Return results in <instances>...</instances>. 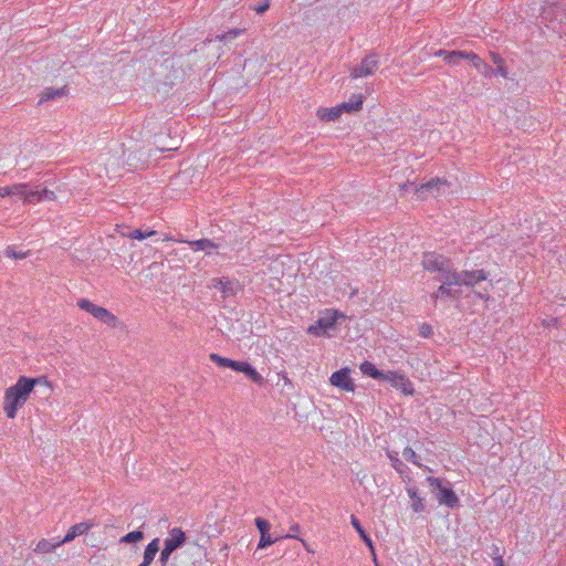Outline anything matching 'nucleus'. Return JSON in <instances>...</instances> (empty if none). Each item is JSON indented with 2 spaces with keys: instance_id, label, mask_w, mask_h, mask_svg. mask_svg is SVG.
<instances>
[{
  "instance_id": "f257e3e1",
  "label": "nucleus",
  "mask_w": 566,
  "mask_h": 566,
  "mask_svg": "<svg viewBox=\"0 0 566 566\" xmlns=\"http://www.w3.org/2000/svg\"><path fill=\"white\" fill-rule=\"evenodd\" d=\"M40 378H28L21 376L18 381L7 388L3 398V410L9 419H14L17 411L23 407L33 391L34 386L40 382Z\"/></svg>"
},
{
  "instance_id": "f03ea898",
  "label": "nucleus",
  "mask_w": 566,
  "mask_h": 566,
  "mask_svg": "<svg viewBox=\"0 0 566 566\" xmlns=\"http://www.w3.org/2000/svg\"><path fill=\"white\" fill-rule=\"evenodd\" d=\"M422 265L429 272H437V279H444L451 282L455 272L452 261L437 251H427L423 253Z\"/></svg>"
},
{
  "instance_id": "7ed1b4c3",
  "label": "nucleus",
  "mask_w": 566,
  "mask_h": 566,
  "mask_svg": "<svg viewBox=\"0 0 566 566\" xmlns=\"http://www.w3.org/2000/svg\"><path fill=\"white\" fill-rule=\"evenodd\" d=\"M117 237L127 238L130 240L143 241L145 239H150L153 243H168V242H180V240L168 237L165 233L154 231V230H142L134 229L132 230L129 227L120 226L115 229V233L111 235L112 239H116Z\"/></svg>"
},
{
  "instance_id": "20e7f679",
  "label": "nucleus",
  "mask_w": 566,
  "mask_h": 566,
  "mask_svg": "<svg viewBox=\"0 0 566 566\" xmlns=\"http://www.w3.org/2000/svg\"><path fill=\"white\" fill-rule=\"evenodd\" d=\"M77 306L109 327H117L120 325L117 316L111 313L107 308L98 306L86 298H80L77 301Z\"/></svg>"
},
{
  "instance_id": "39448f33",
  "label": "nucleus",
  "mask_w": 566,
  "mask_h": 566,
  "mask_svg": "<svg viewBox=\"0 0 566 566\" xmlns=\"http://www.w3.org/2000/svg\"><path fill=\"white\" fill-rule=\"evenodd\" d=\"M339 317H344V315L337 311H327L325 315L319 317L315 324L307 328V333L314 336L331 337V331L335 329L336 322Z\"/></svg>"
},
{
  "instance_id": "423d86ee",
  "label": "nucleus",
  "mask_w": 566,
  "mask_h": 566,
  "mask_svg": "<svg viewBox=\"0 0 566 566\" xmlns=\"http://www.w3.org/2000/svg\"><path fill=\"white\" fill-rule=\"evenodd\" d=\"M427 482L432 488L438 502L453 509L459 504L457 494L450 486L443 485L442 481L434 476H428Z\"/></svg>"
},
{
  "instance_id": "0eeeda50",
  "label": "nucleus",
  "mask_w": 566,
  "mask_h": 566,
  "mask_svg": "<svg viewBox=\"0 0 566 566\" xmlns=\"http://www.w3.org/2000/svg\"><path fill=\"white\" fill-rule=\"evenodd\" d=\"M451 281L457 286H480L481 282L488 281V273L484 270L462 271L460 273L455 271Z\"/></svg>"
},
{
  "instance_id": "6e6552de",
  "label": "nucleus",
  "mask_w": 566,
  "mask_h": 566,
  "mask_svg": "<svg viewBox=\"0 0 566 566\" xmlns=\"http://www.w3.org/2000/svg\"><path fill=\"white\" fill-rule=\"evenodd\" d=\"M447 181L440 178H431L428 182L422 184L421 186H416L415 184H405L401 188L405 190H409V188H412V190L418 195L420 199H424L427 192H430L434 196H439L440 187L446 186Z\"/></svg>"
},
{
  "instance_id": "1a4fd4ad",
  "label": "nucleus",
  "mask_w": 566,
  "mask_h": 566,
  "mask_svg": "<svg viewBox=\"0 0 566 566\" xmlns=\"http://www.w3.org/2000/svg\"><path fill=\"white\" fill-rule=\"evenodd\" d=\"M378 66L379 61L376 54H368L363 59L359 65H356L355 67L352 69L350 76L353 78H358L373 75L375 71L378 69Z\"/></svg>"
},
{
  "instance_id": "9d476101",
  "label": "nucleus",
  "mask_w": 566,
  "mask_h": 566,
  "mask_svg": "<svg viewBox=\"0 0 566 566\" xmlns=\"http://www.w3.org/2000/svg\"><path fill=\"white\" fill-rule=\"evenodd\" d=\"M382 380L389 382L392 387L400 389L406 395L413 394L412 384L403 374L397 371H387Z\"/></svg>"
},
{
  "instance_id": "9b49d317",
  "label": "nucleus",
  "mask_w": 566,
  "mask_h": 566,
  "mask_svg": "<svg viewBox=\"0 0 566 566\" xmlns=\"http://www.w3.org/2000/svg\"><path fill=\"white\" fill-rule=\"evenodd\" d=\"M350 369L345 367L332 374L329 377V382L334 387H337L345 391H354L355 384L349 376Z\"/></svg>"
},
{
  "instance_id": "f8f14e48",
  "label": "nucleus",
  "mask_w": 566,
  "mask_h": 566,
  "mask_svg": "<svg viewBox=\"0 0 566 566\" xmlns=\"http://www.w3.org/2000/svg\"><path fill=\"white\" fill-rule=\"evenodd\" d=\"M438 281L442 282V284L438 287V290L436 292H433L431 295H430V298L432 300L433 303H437V301L441 297H448V298H457L459 297V293L458 291L453 290L451 286L454 285V283L451 281V282H448L444 279H437Z\"/></svg>"
},
{
  "instance_id": "ddd939ff",
  "label": "nucleus",
  "mask_w": 566,
  "mask_h": 566,
  "mask_svg": "<svg viewBox=\"0 0 566 566\" xmlns=\"http://www.w3.org/2000/svg\"><path fill=\"white\" fill-rule=\"evenodd\" d=\"M209 358L211 361L216 363L219 367L231 368L232 370H235L239 373H242L244 365L247 364V361L232 360L230 358L222 357L214 353L210 354Z\"/></svg>"
},
{
  "instance_id": "4468645a",
  "label": "nucleus",
  "mask_w": 566,
  "mask_h": 566,
  "mask_svg": "<svg viewBox=\"0 0 566 566\" xmlns=\"http://www.w3.org/2000/svg\"><path fill=\"white\" fill-rule=\"evenodd\" d=\"M186 542V535L181 528L175 527L169 532V537L165 539L164 545L170 551L175 552L180 548Z\"/></svg>"
},
{
  "instance_id": "2eb2a0df",
  "label": "nucleus",
  "mask_w": 566,
  "mask_h": 566,
  "mask_svg": "<svg viewBox=\"0 0 566 566\" xmlns=\"http://www.w3.org/2000/svg\"><path fill=\"white\" fill-rule=\"evenodd\" d=\"M468 60L472 65L485 77H491L494 74V70L486 62H484L478 54L470 52Z\"/></svg>"
},
{
  "instance_id": "dca6fc26",
  "label": "nucleus",
  "mask_w": 566,
  "mask_h": 566,
  "mask_svg": "<svg viewBox=\"0 0 566 566\" xmlns=\"http://www.w3.org/2000/svg\"><path fill=\"white\" fill-rule=\"evenodd\" d=\"M212 282H213V286L216 289H219L226 297L230 296V295H234L237 292L238 284L226 279V277L213 279Z\"/></svg>"
},
{
  "instance_id": "f3484780",
  "label": "nucleus",
  "mask_w": 566,
  "mask_h": 566,
  "mask_svg": "<svg viewBox=\"0 0 566 566\" xmlns=\"http://www.w3.org/2000/svg\"><path fill=\"white\" fill-rule=\"evenodd\" d=\"M363 102L364 96L361 94L353 95L349 102L342 103L337 107L339 108L340 114L344 112L355 113L361 108Z\"/></svg>"
},
{
  "instance_id": "a211bd4d",
  "label": "nucleus",
  "mask_w": 566,
  "mask_h": 566,
  "mask_svg": "<svg viewBox=\"0 0 566 566\" xmlns=\"http://www.w3.org/2000/svg\"><path fill=\"white\" fill-rule=\"evenodd\" d=\"M436 55L442 56L449 64H458L462 59H468L469 53L463 51L439 50Z\"/></svg>"
},
{
  "instance_id": "6ab92c4d",
  "label": "nucleus",
  "mask_w": 566,
  "mask_h": 566,
  "mask_svg": "<svg viewBox=\"0 0 566 566\" xmlns=\"http://www.w3.org/2000/svg\"><path fill=\"white\" fill-rule=\"evenodd\" d=\"M88 530L90 525L87 523L75 524L67 531L66 535L60 541V543L64 544L72 542L75 537L86 533Z\"/></svg>"
},
{
  "instance_id": "aec40b11",
  "label": "nucleus",
  "mask_w": 566,
  "mask_h": 566,
  "mask_svg": "<svg viewBox=\"0 0 566 566\" xmlns=\"http://www.w3.org/2000/svg\"><path fill=\"white\" fill-rule=\"evenodd\" d=\"M159 551V538L153 539L145 548L144 560L138 566H149Z\"/></svg>"
},
{
  "instance_id": "412c9836",
  "label": "nucleus",
  "mask_w": 566,
  "mask_h": 566,
  "mask_svg": "<svg viewBox=\"0 0 566 566\" xmlns=\"http://www.w3.org/2000/svg\"><path fill=\"white\" fill-rule=\"evenodd\" d=\"M407 493L411 500V507L416 513L423 512L426 506L423 503V499L419 496L418 490L416 488L407 489Z\"/></svg>"
},
{
  "instance_id": "4be33fe9",
  "label": "nucleus",
  "mask_w": 566,
  "mask_h": 566,
  "mask_svg": "<svg viewBox=\"0 0 566 566\" xmlns=\"http://www.w3.org/2000/svg\"><path fill=\"white\" fill-rule=\"evenodd\" d=\"M360 370L364 375L369 376L377 380H382L386 373L376 368V366L370 361H364L360 365Z\"/></svg>"
},
{
  "instance_id": "5701e85b",
  "label": "nucleus",
  "mask_w": 566,
  "mask_h": 566,
  "mask_svg": "<svg viewBox=\"0 0 566 566\" xmlns=\"http://www.w3.org/2000/svg\"><path fill=\"white\" fill-rule=\"evenodd\" d=\"M61 545H62V543H60V541L53 543L48 539H41L40 542H38L36 546L34 547V552L38 554H46V553L54 551L56 547H59Z\"/></svg>"
},
{
  "instance_id": "b1692460",
  "label": "nucleus",
  "mask_w": 566,
  "mask_h": 566,
  "mask_svg": "<svg viewBox=\"0 0 566 566\" xmlns=\"http://www.w3.org/2000/svg\"><path fill=\"white\" fill-rule=\"evenodd\" d=\"M350 523H352L353 527L358 532L360 538L374 552L373 542H371L370 537L368 536V534L363 528L360 522L354 515H352Z\"/></svg>"
},
{
  "instance_id": "393cba45",
  "label": "nucleus",
  "mask_w": 566,
  "mask_h": 566,
  "mask_svg": "<svg viewBox=\"0 0 566 566\" xmlns=\"http://www.w3.org/2000/svg\"><path fill=\"white\" fill-rule=\"evenodd\" d=\"M65 87H61V88H46L45 91H43L42 95H41V98H40V103H43V102H46V101H51V99H57V98H61L62 96L65 95Z\"/></svg>"
},
{
  "instance_id": "a878e982",
  "label": "nucleus",
  "mask_w": 566,
  "mask_h": 566,
  "mask_svg": "<svg viewBox=\"0 0 566 566\" xmlns=\"http://www.w3.org/2000/svg\"><path fill=\"white\" fill-rule=\"evenodd\" d=\"M317 116L322 120H335L340 116V112L337 106L332 108H319L317 111Z\"/></svg>"
},
{
  "instance_id": "bb28decb",
  "label": "nucleus",
  "mask_w": 566,
  "mask_h": 566,
  "mask_svg": "<svg viewBox=\"0 0 566 566\" xmlns=\"http://www.w3.org/2000/svg\"><path fill=\"white\" fill-rule=\"evenodd\" d=\"M242 374H244L249 379H251L255 384H259V385L263 384V380H264L263 377L249 363H247L244 365Z\"/></svg>"
},
{
  "instance_id": "cd10ccee",
  "label": "nucleus",
  "mask_w": 566,
  "mask_h": 566,
  "mask_svg": "<svg viewBox=\"0 0 566 566\" xmlns=\"http://www.w3.org/2000/svg\"><path fill=\"white\" fill-rule=\"evenodd\" d=\"M388 458L391 462L392 468L399 474H403L408 470V467L406 464H403L402 461H400V459L398 458L397 452H388Z\"/></svg>"
},
{
  "instance_id": "c85d7f7f",
  "label": "nucleus",
  "mask_w": 566,
  "mask_h": 566,
  "mask_svg": "<svg viewBox=\"0 0 566 566\" xmlns=\"http://www.w3.org/2000/svg\"><path fill=\"white\" fill-rule=\"evenodd\" d=\"M143 538H144V533L142 531H134V532H129L128 534L123 536L120 538V543H126V544L137 543V542H140Z\"/></svg>"
},
{
  "instance_id": "c756f323",
  "label": "nucleus",
  "mask_w": 566,
  "mask_h": 566,
  "mask_svg": "<svg viewBox=\"0 0 566 566\" xmlns=\"http://www.w3.org/2000/svg\"><path fill=\"white\" fill-rule=\"evenodd\" d=\"M402 455L403 458L409 461V462H412L415 465L421 468L422 464L419 462V457L418 454L413 451V449H411L410 447H406L402 451Z\"/></svg>"
},
{
  "instance_id": "7c9ffc66",
  "label": "nucleus",
  "mask_w": 566,
  "mask_h": 566,
  "mask_svg": "<svg viewBox=\"0 0 566 566\" xmlns=\"http://www.w3.org/2000/svg\"><path fill=\"white\" fill-rule=\"evenodd\" d=\"M24 201L29 203H35L42 200V193L40 190H28L25 189Z\"/></svg>"
},
{
  "instance_id": "2f4dec72",
  "label": "nucleus",
  "mask_w": 566,
  "mask_h": 566,
  "mask_svg": "<svg viewBox=\"0 0 566 566\" xmlns=\"http://www.w3.org/2000/svg\"><path fill=\"white\" fill-rule=\"evenodd\" d=\"M27 185L25 184H17L12 187H9L10 196H18L24 198Z\"/></svg>"
},
{
  "instance_id": "473e14b6",
  "label": "nucleus",
  "mask_w": 566,
  "mask_h": 566,
  "mask_svg": "<svg viewBox=\"0 0 566 566\" xmlns=\"http://www.w3.org/2000/svg\"><path fill=\"white\" fill-rule=\"evenodd\" d=\"M254 522L255 526L260 532V535L269 533L271 525L266 520L262 517H256Z\"/></svg>"
},
{
  "instance_id": "72a5a7b5",
  "label": "nucleus",
  "mask_w": 566,
  "mask_h": 566,
  "mask_svg": "<svg viewBox=\"0 0 566 566\" xmlns=\"http://www.w3.org/2000/svg\"><path fill=\"white\" fill-rule=\"evenodd\" d=\"M276 541H277V538H272L270 533L262 534L260 537L258 548H265V547L272 545L273 543H275Z\"/></svg>"
},
{
  "instance_id": "f704fd0d",
  "label": "nucleus",
  "mask_w": 566,
  "mask_h": 566,
  "mask_svg": "<svg viewBox=\"0 0 566 566\" xmlns=\"http://www.w3.org/2000/svg\"><path fill=\"white\" fill-rule=\"evenodd\" d=\"M28 255H29L28 252H22V251L18 252L17 250H7L6 251V256L15 259V260L25 259Z\"/></svg>"
},
{
  "instance_id": "c9c22d12",
  "label": "nucleus",
  "mask_w": 566,
  "mask_h": 566,
  "mask_svg": "<svg viewBox=\"0 0 566 566\" xmlns=\"http://www.w3.org/2000/svg\"><path fill=\"white\" fill-rule=\"evenodd\" d=\"M172 553H174L172 551H170L168 547H166L164 545V548H163V551L160 553V557H159V560L163 566H165L167 564V562L169 560V557Z\"/></svg>"
},
{
  "instance_id": "e433bc0d",
  "label": "nucleus",
  "mask_w": 566,
  "mask_h": 566,
  "mask_svg": "<svg viewBox=\"0 0 566 566\" xmlns=\"http://www.w3.org/2000/svg\"><path fill=\"white\" fill-rule=\"evenodd\" d=\"M190 244H196L197 248L203 249V248H218L214 243H212L209 240H197L195 242H189Z\"/></svg>"
},
{
  "instance_id": "4c0bfd02",
  "label": "nucleus",
  "mask_w": 566,
  "mask_h": 566,
  "mask_svg": "<svg viewBox=\"0 0 566 566\" xmlns=\"http://www.w3.org/2000/svg\"><path fill=\"white\" fill-rule=\"evenodd\" d=\"M489 286H492L491 282H488L486 286L481 287L479 291H475L476 295L480 298H488L489 297Z\"/></svg>"
},
{
  "instance_id": "58836bf2",
  "label": "nucleus",
  "mask_w": 566,
  "mask_h": 566,
  "mask_svg": "<svg viewBox=\"0 0 566 566\" xmlns=\"http://www.w3.org/2000/svg\"><path fill=\"white\" fill-rule=\"evenodd\" d=\"M270 8V1L265 0L263 3L254 7V10L258 14H263L265 11H268Z\"/></svg>"
},
{
  "instance_id": "ea45409f",
  "label": "nucleus",
  "mask_w": 566,
  "mask_h": 566,
  "mask_svg": "<svg viewBox=\"0 0 566 566\" xmlns=\"http://www.w3.org/2000/svg\"><path fill=\"white\" fill-rule=\"evenodd\" d=\"M490 57H491V61L496 66H499L500 64H502L504 62V60L501 57V55L499 53H495V52H490Z\"/></svg>"
},
{
  "instance_id": "a19ab883",
  "label": "nucleus",
  "mask_w": 566,
  "mask_h": 566,
  "mask_svg": "<svg viewBox=\"0 0 566 566\" xmlns=\"http://www.w3.org/2000/svg\"><path fill=\"white\" fill-rule=\"evenodd\" d=\"M41 193H42V200L43 199H48V200H54L55 199L54 191L49 190L46 188L42 189Z\"/></svg>"
},
{
  "instance_id": "79ce46f5",
  "label": "nucleus",
  "mask_w": 566,
  "mask_h": 566,
  "mask_svg": "<svg viewBox=\"0 0 566 566\" xmlns=\"http://www.w3.org/2000/svg\"><path fill=\"white\" fill-rule=\"evenodd\" d=\"M432 334V328L430 325L423 324L420 327V335L423 337H429Z\"/></svg>"
},
{
  "instance_id": "37998d69",
  "label": "nucleus",
  "mask_w": 566,
  "mask_h": 566,
  "mask_svg": "<svg viewBox=\"0 0 566 566\" xmlns=\"http://www.w3.org/2000/svg\"><path fill=\"white\" fill-rule=\"evenodd\" d=\"M240 33H241V31L239 29H234V30L223 34L221 36V40L233 39V38L238 36Z\"/></svg>"
},
{
  "instance_id": "c03bdc74",
  "label": "nucleus",
  "mask_w": 566,
  "mask_h": 566,
  "mask_svg": "<svg viewBox=\"0 0 566 566\" xmlns=\"http://www.w3.org/2000/svg\"><path fill=\"white\" fill-rule=\"evenodd\" d=\"M494 73L500 74L501 76H503L505 78L507 77V69L504 65V62L497 66L496 71H494Z\"/></svg>"
},
{
  "instance_id": "a18cd8bd",
  "label": "nucleus",
  "mask_w": 566,
  "mask_h": 566,
  "mask_svg": "<svg viewBox=\"0 0 566 566\" xmlns=\"http://www.w3.org/2000/svg\"><path fill=\"white\" fill-rule=\"evenodd\" d=\"M285 537L286 538H297L298 539V537L295 534H287ZM300 541L302 542V544L306 548V551L310 552V548H308V545L306 544V542L304 539H302V538H300Z\"/></svg>"
},
{
  "instance_id": "49530a36",
  "label": "nucleus",
  "mask_w": 566,
  "mask_h": 566,
  "mask_svg": "<svg viewBox=\"0 0 566 566\" xmlns=\"http://www.w3.org/2000/svg\"><path fill=\"white\" fill-rule=\"evenodd\" d=\"M494 566H504L503 557L497 555L494 557Z\"/></svg>"
},
{
  "instance_id": "de8ad7c7",
  "label": "nucleus",
  "mask_w": 566,
  "mask_h": 566,
  "mask_svg": "<svg viewBox=\"0 0 566 566\" xmlns=\"http://www.w3.org/2000/svg\"><path fill=\"white\" fill-rule=\"evenodd\" d=\"M10 196L9 187H0V197Z\"/></svg>"
},
{
  "instance_id": "09e8293b",
  "label": "nucleus",
  "mask_w": 566,
  "mask_h": 566,
  "mask_svg": "<svg viewBox=\"0 0 566 566\" xmlns=\"http://www.w3.org/2000/svg\"><path fill=\"white\" fill-rule=\"evenodd\" d=\"M290 530H291V532L296 533V532L300 531V525L298 524H294V525L291 526Z\"/></svg>"
},
{
  "instance_id": "8fccbe9b",
  "label": "nucleus",
  "mask_w": 566,
  "mask_h": 566,
  "mask_svg": "<svg viewBox=\"0 0 566 566\" xmlns=\"http://www.w3.org/2000/svg\"><path fill=\"white\" fill-rule=\"evenodd\" d=\"M549 14H551V10L549 9H544L543 17L546 19Z\"/></svg>"
}]
</instances>
